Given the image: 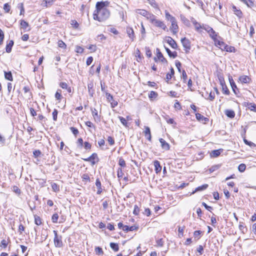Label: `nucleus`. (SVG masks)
Listing matches in <instances>:
<instances>
[{"mask_svg":"<svg viewBox=\"0 0 256 256\" xmlns=\"http://www.w3.org/2000/svg\"><path fill=\"white\" fill-rule=\"evenodd\" d=\"M118 118L120 120V121L122 122V124L124 126L126 127H128V123L126 122V120L125 118H123L122 116H118Z\"/></svg>","mask_w":256,"mask_h":256,"instance_id":"40","label":"nucleus"},{"mask_svg":"<svg viewBox=\"0 0 256 256\" xmlns=\"http://www.w3.org/2000/svg\"><path fill=\"white\" fill-rule=\"evenodd\" d=\"M221 150H216L212 151L210 156L212 157L216 158L219 156L221 153Z\"/></svg>","mask_w":256,"mask_h":256,"instance_id":"31","label":"nucleus"},{"mask_svg":"<svg viewBox=\"0 0 256 256\" xmlns=\"http://www.w3.org/2000/svg\"><path fill=\"white\" fill-rule=\"evenodd\" d=\"M118 164L123 168H124L126 166V164L125 160L122 158H120L118 160Z\"/></svg>","mask_w":256,"mask_h":256,"instance_id":"45","label":"nucleus"},{"mask_svg":"<svg viewBox=\"0 0 256 256\" xmlns=\"http://www.w3.org/2000/svg\"><path fill=\"white\" fill-rule=\"evenodd\" d=\"M10 240L9 238L8 240H2L0 243V250H4L6 248L8 245V242Z\"/></svg>","mask_w":256,"mask_h":256,"instance_id":"24","label":"nucleus"},{"mask_svg":"<svg viewBox=\"0 0 256 256\" xmlns=\"http://www.w3.org/2000/svg\"><path fill=\"white\" fill-rule=\"evenodd\" d=\"M159 141L161 144L162 148L164 150H168L170 148V146L162 138L159 139Z\"/></svg>","mask_w":256,"mask_h":256,"instance_id":"11","label":"nucleus"},{"mask_svg":"<svg viewBox=\"0 0 256 256\" xmlns=\"http://www.w3.org/2000/svg\"><path fill=\"white\" fill-rule=\"evenodd\" d=\"M158 96V94L157 92L154 91H151L150 93L148 94V97L150 99L155 98Z\"/></svg>","mask_w":256,"mask_h":256,"instance_id":"43","label":"nucleus"},{"mask_svg":"<svg viewBox=\"0 0 256 256\" xmlns=\"http://www.w3.org/2000/svg\"><path fill=\"white\" fill-rule=\"evenodd\" d=\"M51 186L53 191L55 192H57L60 190L59 186L56 183H52Z\"/></svg>","mask_w":256,"mask_h":256,"instance_id":"41","label":"nucleus"},{"mask_svg":"<svg viewBox=\"0 0 256 256\" xmlns=\"http://www.w3.org/2000/svg\"><path fill=\"white\" fill-rule=\"evenodd\" d=\"M58 46L60 48H66V44L62 40H59L58 41Z\"/></svg>","mask_w":256,"mask_h":256,"instance_id":"52","label":"nucleus"},{"mask_svg":"<svg viewBox=\"0 0 256 256\" xmlns=\"http://www.w3.org/2000/svg\"><path fill=\"white\" fill-rule=\"evenodd\" d=\"M204 30L208 32L210 36L214 40H215L217 39V34L216 32L213 30L212 28L207 25L206 26H204Z\"/></svg>","mask_w":256,"mask_h":256,"instance_id":"3","label":"nucleus"},{"mask_svg":"<svg viewBox=\"0 0 256 256\" xmlns=\"http://www.w3.org/2000/svg\"><path fill=\"white\" fill-rule=\"evenodd\" d=\"M14 41L11 40L10 42L6 44V50L7 52L10 53L12 51V47L14 45Z\"/></svg>","mask_w":256,"mask_h":256,"instance_id":"30","label":"nucleus"},{"mask_svg":"<svg viewBox=\"0 0 256 256\" xmlns=\"http://www.w3.org/2000/svg\"><path fill=\"white\" fill-rule=\"evenodd\" d=\"M138 229V227L136 226H129L127 225L124 226V231L126 232H128V231H134Z\"/></svg>","mask_w":256,"mask_h":256,"instance_id":"22","label":"nucleus"},{"mask_svg":"<svg viewBox=\"0 0 256 256\" xmlns=\"http://www.w3.org/2000/svg\"><path fill=\"white\" fill-rule=\"evenodd\" d=\"M96 7V10L94 13V18L95 20L102 22L108 18L110 12L106 8L104 2H98Z\"/></svg>","mask_w":256,"mask_h":256,"instance_id":"1","label":"nucleus"},{"mask_svg":"<svg viewBox=\"0 0 256 256\" xmlns=\"http://www.w3.org/2000/svg\"><path fill=\"white\" fill-rule=\"evenodd\" d=\"M196 119L201 122H204V123H206L209 121V118L206 117H204L201 114L199 113L196 114Z\"/></svg>","mask_w":256,"mask_h":256,"instance_id":"12","label":"nucleus"},{"mask_svg":"<svg viewBox=\"0 0 256 256\" xmlns=\"http://www.w3.org/2000/svg\"><path fill=\"white\" fill-rule=\"evenodd\" d=\"M4 10L6 12H9L10 10V6L8 3H6L4 6Z\"/></svg>","mask_w":256,"mask_h":256,"instance_id":"51","label":"nucleus"},{"mask_svg":"<svg viewBox=\"0 0 256 256\" xmlns=\"http://www.w3.org/2000/svg\"><path fill=\"white\" fill-rule=\"evenodd\" d=\"M167 42L170 44V46L173 48L176 49L178 47L176 41L171 37L168 36L167 37L166 40Z\"/></svg>","mask_w":256,"mask_h":256,"instance_id":"13","label":"nucleus"},{"mask_svg":"<svg viewBox=\"0 0 256 256\" xmlns=\"http://www.w3.org/2000/svg\"><path fill=\"white\" fill-rule=\"evenodd\" d=\"M95 252L98 255L102 254L104 253L102 248L99 246L96 247Z\"/></svg>","mask_w":256,"mask_h":256,"instance_id":"47","label":"nucleus"},{"mask_svg":"<svg viewBox=\"0 0 256 256\" xmlns=\"http://www.w3.org/2000/svg\"><path fill=\"white\" fill-rule=\"evenodd\" d=\"M222 88L223 94L226 95H228L230 94V91L226 84L222 86Z\"/></svg>","mask_w":256,"mask_h":256,"instance_id":"36","label":"nucleus"},{"mask_svg":"<svg viewBox=\"0 0 256 256\" xmlns=\"http://www.w3.org/2000/svg\"><path fill=\"white\" fill-rule=\"evenodd\" d=\"M228 80L230 81V86L232 87L233 92L235 94L237 95L238 94L239 92V90H238V88H237L236 83L234 82L232 76H228Z\"/></svg>","mask_w":256,"mask_h":256,"instance_id":"9","label":"nucleus"},{"mask_svg":"<svg viewBox=\"0 0 256 256\" xmlns=\"http://www.w3.org/2000/svg\"><path fill=\"white\" fill-rule=\"evenodd\" d=\"M220 167V165H214L212 166L211 168H209V172L210 173H212L216 170H218Z\"/></svg>","mask_w":256,"mask_h":256,"instance_id":"44","label":"nucleus"},{"mask_svg":"<svg viewBox=\"0 0 256 256\" xmlns=\"http://www.w3.org/2000/svg\"><path fill=\"white\" fill-rule=\"evenodd\" d=\"M110 247L114 252H118L119 250L118 244L117 243L110 242Z\"/></svg>","mask_w":256,"mask_h":256,"instance_id":"34","label":"nucleus"},{"mask_svg":"<svg viewBox=\"0 0 256 256\" xmlns=\"http://www.w3.org/2000/svg\"><path fill=\"white\" fill-rule=\"evenodd\" d=\"M144 136L146 138L150 141L152 138L150 130L149 127L145 126V130L144 131Z\"/></svg>","mask_w":256,"mask_h":256,"instance_id":"21","label":"nucleus"},{"mask_svg":"<svg viewBox=\"0 0 256 256\" xmlns=\"http://www.w3.org/2000/svg\"><path fill=\"white\" fill-rule=\"evenodd\" d=\"M106 96L107 100L108 102H111L114 99L112 96L108 92H106Z\"/></svg>","mask_w":256,"mask_h":256,"instance_id":"53","label":"nucleus"},{"mask_svg":"<svg viewBox=\"0 0 256 256\" xmlns=\"http://www.w3.org/2000/svg\"><path fill=\"white\" fill-rule=\"evenodd\" d=\"M239 80L242 83L248 84L250 82V78L246 76H242L240 77Z\"/></svg>","mask_w":256,"mask_h":256,"instance_id":"25","label":"nucleus"},{"mask_svg":"<svg viewBox=\"0 0 256 256\" xmlns=\"http://www.w3.org/2000/svg\"><path fill=\"white\" fill-rule=\"evenodd\" d=\"M34 223L38 226L42 224V221H41L40 218L38 216H37L36 215H34Z\"/></svg>","mask_w":256,"mask_h":256,"instance_id":"39","label":"nucleus"},{"mask_svg":"<svg viewBox=\"0 0 256 256\" xmlns=\"http://www.w3.org/2000/svg\"><path fill=\"white\" fill-rule=\"evenodd\" d=\"M42 154V152L39 150H35L33 152V155L35 158H38Z\"/></svg>","mask_w":256,"mask_h":256,"instance_id":"49","label":"nucleus"},{"mask_svg":"<svg viewBox=\"0 0 256 256\" xmlns=\"http://www.w3.org/2000/svg\"><path fill=\"white\" fill-rule=\"evenodd\" d=\"M214 42L216 46H219L221 50H224V48H224V46H226V44L224 42H223L222 41H220V40H218V39H216L215 40H214Z\"/></svg>","mask_w":256,"mask_h":256,"instance_id":"27","label":"nucleus"},{"mask_svg":"<svg viewBox=\"0 0 256 256\" xmlns=\"http://www.w3.org/2000/svg\"><path fill=\"white\" fill-rule=\"evenodd\" d=\"M191 22L194 25L195 30L198 32H201L200 30H204V27L207 26V25L204 24L202 25L200 23L197 22L196 20L193 18H192Z\"/></svg>","mask_w":256,"mask_h":256,"instance_id":"7","label":"nucleus"},{"mask_svg":"<svg viewBox=\"0 0 256 256\" xmlns=\"http://www.w3.org/2000/svg\"><path fill=\"white\" fill-rule=\"evenodd\" d=\"M225 114L230 118H234L235 116V113L234 110H225Z\"/></svg>","mask_w":256,"mask_h":256,"instance_id":"29","label":"nucleus"},{"mask_svg":"<svg viewBox=\"0 0 256 256\" xmlns=\"http://www.w3.org/2000/svg\"><path fill=\"white\" fill-rule=\"evenodd\" d=\"M156 50L158 51L157 57H158V60L160 61L162 63L167 64L168 63V61L164 57V56H163L162 54V52L160 51V50L158 48H157Z\"/></svg>","mask_w":256,"mask_h":256,"instance_id":"17","label":"nucleus"},{"mask_svg":"<svg viewBox=\"0 0 256 256\" xmlns=\"http://www.w3.org/2000/svg\"><path fill=\"white\" fill-rule=\"evenodd\" d=\"M224 50H226L228 52H234L235 48L234 46H229L227 44L224 46Z\"/></svg>","mask_w":256,"mask_h":256,"instance_id":"35","label":"nucleus"},{"mask_svg":"<svg viewBox=\"0 0 256 256\" xmlns=\"http://www.w3.org/2000/svg\"><path fill=\"white\" fill-rule=\"evenodd\" d=\"M246 168V166L244 164H240L238 166V170L240 172H244Z\"/></svg>","mask_w":256,"mask_h":256,"instance_id":"50","label":"nucleus"},{"mask_svg":"<svg viewBox=\"0 0 256 256\" xmlns=\"http://www.w3.org/2000/svg\"><path fill=\"white\" fill-rule=\"evenodd\" d=\"M181 65H182V64L180 62H179L178 60L176 61V66L178 71L180 72H181V69H180Z\"/></svg>","mask_w":256,"mask_h":256,"instance_id":"62","label":"nucleus"},{"mask_svg":"<svg viewBox=\"0 0 256 256\" xmlns=\"http://www.w3.org/2000/svg\"><path fill=\"white\" fill-rule=\"evenodd\" d=\"M124 173L122 172V170L121 168H118L117 171V176L118 178H122Z\"/></svg>","mask_w":256,"mask_h":256,"instance_id":"57","label":"nucleus"},{"mask_svg":"<svg viewBox=\"0 0 256 256\" xmlns=\"http://www.w3.org/2000/svg\"><path fill=\"white\" fill-rule=\"evenodd\" d=\"M208 187V184H203V185H202L201 186H198V188H196V190H195L194 192H198V191H202V190H204Z\"/></svg>","mask_w":256,"mask_h":256,"instance_id":"37","label":"nucleus"},{"mask_svg":"<svg viewBox=\"0 0 256 256\" xmlns=\"http://www.w3.org/2000/svg\"><path fill=\"white\" fill-rule=\"evenodd\" d=\"M215 98L214 94V92H210V93L208 94V99L212 101Z\"/></svg>","mask_w":256,"mask_h":256,"instance_id":"64","label":"nucleus"},{"mask_svg":"<svg viewBox=\"0 0 256 256\" xmlns=\"http://www.w3.org/2000/svg\"><path fill=\"white\" fill-rule=\"evenodd\" d=\"M180 17L181 20L182 22L184 25L188 27H190V21L187 18H186L182 14L180 15Z\"/></svg>","mask_w":256,"mask_h":256,"instance_id":"26","label":"nucleus"},{"mask_svg":"<svg viewBox=\"0 0 256 256\" xmlns=\"http://www.w3.org/2000/svg\"><path fill=\"white\" fill-rule=\"evenodd\" d=\"M58 214L56 213H55L52 216V222L54 223H56V222H58Z\"/></svg>","mask_w":256,"mask_h":256,"instance_id":"48","label":"nucleus"},{"mask_svg":"<svg viewBox=\"0 0 256 256\" xmlns=\"http://www.w3.org/2000/svg\"><path fill=\"white\" fill-rule=\"evenodd\" d=\"M164 14L166 20L170 21V22H174V20H176V18L171 15L168 10H166L164 11Z\"/></svg>","mask_w":256,"mask_h":256,"instance_id":"15","label":"nucleus"},{"mask_svg":"<svg viewBox=\"0 0 256 256\" xmlns=\"http://www.w3.org/2000/svg\"><path fill=\"white\" fill-rule=\"evenodd\" d=\"M174 70L172 68H171L170 73V74L168 73L166 74V80H170L172 78V76H174Z\"/></svg>","mask_w":256,"mask_h":256,"instance_id":"38","label":"nucleus"},{"mask_svg":"<svg viewBox=\"0 0 256 256\" xmlns=\"http://www.w3.org/2000/svg\"><path fill=\"white\" fill-rule=\"evenodd\" d=\"M92 115L96 122H99L100 121V116L98 114L97 110L96 108H92Z\"/></svg>","mask_w":256,"mask_h":256,"instance_id":"14","label":"nucleus"},{"mask_svg":"<svg viewBox=\"0 0 256 256\" xmlns=\"http://www.w3.org/2000/svg\"><path fill=\"white\" fill-rule=\"evenodd\" d=\"M20 24L21 28L25 30L29 27L28 23L23 20H20Z\"/></svg>","mask_w":256,"mask_h":256,"instance_id":"32","label":"nucleus"},{"mask_svg":"<svg viewBox=\"0 0 256 256\" xmlns=\"http://www.w3.org/2000/svg\"><path fill=\"white\" fill-rule=\"evenodd\" d=\"M140 209L138 208V206L137 205H135L134 206V211H133V214L134 215L137 216V215L140 212Z\"/></svg>","mask_w":256,"mask_h":256,"instance_id":"54","label":"nucleus"},{"mask_svg":"<svg viewBox=\"0 0 256 256\" xmlns=\"http://www.w3.org/2000/svg\"><path fill=\"white\" fill-rule=\"evenodd\" d=\"M154 168H155L154 170H155L156 172V174H158L162 170V166L160 165V162L158 160H156L154 162Z\"/></svg>","mask_w":256,"mask_h":256,"instance_id":"23","label":"nucleus"},{"mask_svg":"<svg viewBox=\"0 0 256 256\" xmlns=\"http://www.w3.org/2000/svg\"><path fill=\"white\" fill-rule=\"evenodd\" d=\"M58 112L56 109H54L52 112V117L54 120L56 121L57 120V116H58Z\"/></svg>","mask_w":256,"mask_h":256,"instance_id":"61","label":"nucleus"},{"mask_svg":"<svg viewBox=\"0 0 256 256\" xmlns=\"http://www.w3.org/2000/svg\"><path fill=\"white\" fill-rule=\"evenodd\" d=\"M4 78L10 81H12L13 80L12 74L10 72H4Z\"/></svg>","mask_w":256,"mask_h":256,"instance_id":"33","label":"nucleus"},{"mask_svg":"<svg viewBox=\"0 0 256 256\" xmlns=\"http://www.w3.org/2000/svg\"><path fill=\"white\" fill-rule=\"evenodd\" d=\"M54 96L56 100H58V102H60L62 99L63 98L62 94L58 92H56Z\"/></svg>","mask_w":256,"mask_h":256,"instance_id":"55","label":"nucleus"},{"mask_svg":"<svg viewBox=\"0 0 256 256\" xmlns=\"http://www.w3.org/2000/svg\"><path fill=\"white\" fill-rule=\"evenodd\" d=\"M87 48L90 50L92 52H94L96 50V46L93 44L90 45Z\"/></svg>","mask_w":256,"mask_h":256,"instance_id":"59","label":"nucleus"},{"mask_svg":"<svg viewBox=\"0 0 256 256\" xmlns=\"http://www.w3.org/2000/svg\"><path fill=\"white\" fill-rule=\"evenodd\" d=\"M92 145L88 142H84V148L86 150H90L91 148Z\"/></svg>","mask_w":256,"mask_h":256,"instance_id":"58","label":"nucleus"},{"mask_svg":"<svg viewBox=\"0 0 256 256\" xmlns=\"http://www.w3.org/2000/svg\"><path fill=\"white\" fill-rule=\"evenodd\" d=\"M70 24L75 28H77L78 27V24L76 20H71Z\"/></svg>","mask_w":256,"mask_h":256,"instance_id":"56","label":"nucleus"},{"mask_svg":"<svg viewBox=\"0 0 256 256\" xmlns=\"http://www.w3.org/2000/svg\"><path fill=\"white\" fill-rule=\"evenodd\" d=\"M244 106H248L251 110L256 112V104L254 103L244 102Z\"/></svg>","mask_w":256,"mask_h":256,"instance_id":"20","label":"nucleus"},{"mask_svg":"<svg viewBox=\"0 0 256 256\" xmlns=\"http://www.w3.org/2000/svg\"><path fill=\"white\" fill-rule=\"evenodd\" d=\"M232 11L234 14L238 16L239 18H241L242 16V13L240 9L237 8L235 6H232Z\"/></svg>","mask_w":256,"mask_h":256,"instance_id":"18","label":"nucleus"},{"mask_svg":"<svg viewBox=\"0 0 256 256\" xmlns=\"http://www.w3.org/2000/svg\"><path fill=\"white\" fill-rule=\"evenodd\" d=\"M12 191L18 196H20L21 194V190L16 186L12 187Z\"/></svg>","mask_w":256,"mask_h":256,"instance_id":"42","label":"nucleus"},{"mask_svg":"<svg viewBox=\"0 0 256 256\" xmlns=\"http://www.w3.org/2000/svg\"><path fill=\"white\" fill-rule=\"evenodd\" d=\"M150 22L155 26L160 28L164 30L167 28L166 25L164 22L156 18V16L154 14L153 17L152 18Z\"/></svg>","mask_w":256,"mask_h":256,"instance_id":"2","label":"nucleus"},{"mask_svg":"<svg viewBox=\"0 0 256 256\" xmlns=\"http://www.w3.org/2000/svg\"><path fill=\"white\" fill-rule=\"evenodd\" d=\"M60 86L62 89H66L68 86V84L65 82H61L60 83Z\"/></svg>","mask_w":256,"mask_h":256,"instance_id":"63","label":"nucleus"},{"mask_svg":"<svg viewBox=\"0 0 256 256\" xmlns=\"http://www.w3.org/2000/svg\"><path fill=\"white\" fill-rule=\"evenodd\" d=\"M136 13L146 17L147 20H150V19L153 17V14L150 13L148 12L145 10L138 9L136 10Z\"/></svg>","mask_w":256,"mask_h":256,"instance_id":"5","label":"nucleus"},{"mask_svg":"<svg viewBox=\"0 0 256 256\" xmlns=\"http://www.w3.org/2000/svg\"><path fill=\"white\" fill-rule=\"evenodd\" d=\"M82 178L83 180H86V181H88V182L90 181V178L88 174H84L82 176Z\"/></svg>","mask_w":256,"mask_h":256,"instance_id":"60","label":"nucleus"},{"mask_svg":"<svg viewBox=\"0 0 256 256\" xmlns=\"http://www.w3.org/2000/svg\"><path fill=\"white\" fill-rule=\"evenodd\" d=\"M165 49L170 57L174 58L177 56V52H172L168 48L166 47H165Z\"/></svg>","mask_w":256,"mask_h":256,"instance_id":"28","label":"nucleus"},{"mask_svg":"<svg viewBox=\"0 0 256 256\" xmlns=\"http://www.w3.org/2000/svg\"><path fill=\"white\" fill-rule=\"evenodd\" d=\"M54 244L56 247L60 248L62 246V236H58L56 230H54Z\"/></svg>","mask_w":256,"mask_h":256,"instance_id":"4","label":"nucleus"},{"mask_svg":"<svg viewBox=\"0 0 256 256\" xmlns=\"http://www.w3.org/2000/svg\"><path fill=\"white\" fill-rule=\"evenodd\" d=\"M94 84L92 82H90L88 84V92L90 97H93L94 93V90L93 89Z\"/></svg>","mask_w":256,"mask_h":256,"instance_id":"16","label":"nucleus"},{"mask_svg":"<svg viewBox=\"0 0 256 256\" xmlns=\"http://www.w3.org/2000/svg\"><path fill=\"white\" fill-rule=\"evenodd\" d=\"M86 162H90L92 165L96 164L95 160H96V162L98 161V158L96 153H93L90 157L86 158H82Z\"/></svg>","mask_w":256,"mask_h":256,"instance_id":"8","label":"nucleus"},{"mask_svg":"<svg viewBox=\"0 0 256 256\" xmlns=\"http://www.w3.org/2000/svg\"><path fill=\"white\" fill-rule=\"evenodd\" d=\"M202 231L200 230H196L194 232V236L195 238H196L197 240H198L200 238V234H202Z\"/></svg>","mask_w":256,"mask_h":256,"instance_id":"46","label":"nucleus"},{"mask_svg":"<svg viewBox=\"0 0 256 256\" xmlns=\"http://www.w3.org/2000/svg\"><path fill=\"white\" fill-rule=\"evenodd\" d=\"M126 33L129 38L132 40V41H133L134 38V34L133 29L131 28H126Z\"/></svg>","mask_w":256,"mask_h":256,"instance_id":"19","label":"nucleus"},{"mask_svg":"<svg viewBox=\"0 0 256 256\" xmlns=\"http://www.w3.org/2000/svg\"><path fill=\"white\" fill-rule=\"evenodd\" d=\"M170 22L171 26L170 28V29L174 34H176L178 31V26L177 24L176 20H174V22Z\"/></svg>","mask_w":256,"mask_h":256,"instance_id":"10","label":"nucleus"},{"mask_svg":"<svg viewBox=\"0 0 256 256\" xmlns=\"http://www.w3.org/2000/svg\"><path fill=\"white\" fill-rule=\"evenodd\" d=\"M181 42L182 44V46L184 48V50H186V52H189L191 48L190 42V40L186 38H184L181 39Z\"/></svg>","mask_w":256,"mask_h":256,"instance_id":"6","label":"nucleus"}]
</instances>
